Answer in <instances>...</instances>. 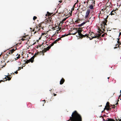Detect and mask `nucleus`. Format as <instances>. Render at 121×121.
I'll return each mask as SVG.
<instances>
[{
	"label": "nucleus",
	"mask_w": 121,
	"mask_h": 121,
	"mask_svg": "<svg viewBox=\"0 0 121 121\" xmlns=\"http://www.w3.org/2000/svg\"><path fill=\"white\" fill-rule=\"evenodd\" d=\"M64 22V21H62V23H63Z\"/></svg>",
	"instance_id": "nucleus-51"
},
{
	"label": "nucleus",
	"mask_w": 121,
	"mask_h": 121,
	"mask_svg": "<svg viewBox=\"0 0 121 121\" xmlns=\"http://www.w3.org/2000/svg\"><path fill=\"white\" fill-rule=\"evenodd\" d=\"M65 81V79L63 78H62L60 81V85L63 84L64 82Z\"/></svg>",
	"instance_id": "nucleus-11"
},
{
	"label": "nucleus",
	"mask_w": 121,
	"mask_h": 121,
	"mask_svg": "<svg viewBox=\"0 0 121 121\" xmlns=\"http://www.w3.org/2000/svg\"><path fill=\"white\" fill-rule=\"evenodd\" d=\"M109 77H108V79H109Z\"/></svg>",
	"instance_id": "nucleus-57"
},
{
	"label": "nucleus",
	"mask_w": 121,
	"mask_h": 121,
	"mask_svg": "<svg viewBox=\"0 0 121 121\" xmlns=\"http://www.w3.org/2000/svg\"><path fill=\"white\" fill-rule=\"evenodd\" d=\"M37 17H36L34 16V17H33V20H35L36 19H37Z\"/></svg>",
	"instance_id": "nucleus-30"
},
{
	"label": "nucleus",
	"mask_w": 121,
	"mask_h": 121,
	"mask_svg": "<svg viewBox=\"0 0 121 121\" xmlns=\"http://www.w3.org/2000/svg\"><path fill=\"white\" fill-rule=\"evenodd\" d=\"M40 26H36L35 27L33 30V31H35L34 32V34H35L37 32H38L40 30Z\"/></svg>",
	"instance_id": "nucleus-3"
},
{
	"label": "nucleus",
	"mask_w": 121,
	"mask_h": 121,
	"mask_svg": "<svg viewBox=\"0 0 121 121\" xmlns=\"http://www.w3.org/2000/svg\"><path fill=\"white\" fill-rule=\"evenodd\" d=\"M67 121H82V118L81 115L75 110L72 113L70 119Z\"/></svg>",
	"instance_id": "nucleus-1"
},
{
	"label": "nucleus",
	"mask_w": 121,
	"mask_h": 121,
	"mask_svg": "<svg viewBox=\"0 0 121 121\" xmlns=\"http://www.w3.org/2000/svg\"><path fill=\"white\" fill-rule=\"evenodd\" d=\"M3 80H1L0 81V83H1V82H3Z\"/></svg>",
	"instance_id": "nucleus-42"
},
{
	"label": "nucleus",
	"mask_w": 121,
	"mask_h": 121,
	"mask_svg": "<svg viewBox=\"0 0 121 121\" xmlns=\"http://www.w3.org/2000/svg\"><path fill=\"white\" fill-rule=\"evenodd\" d=\"M105 25H104V24H103V23H102L101 24V29H102L103 31H105Z\"/></svg>",
	"instance_id": "nucleus-9"
},
{
	"label": "nucleus",
	"mask_w": 121,
	"mask_h": 121,
	"mask_svg": "<svg viewBox=\"0 0 121 121\" xmlns=\"http://www.w3.org/2000/svg\"><path fill=\"white\" fill-rule=\"evenodd\" d=\"M21 40H22V41H24L25 40V39H23V38H22L21 39Z\"/></svg>",
	"instance_id": "nucleus-44"
},
{
	"label": "nucleus",
	"mask_w": 121,
	"mask_h": 121,
	"mask_svg": "<svg viewBox=\"0 0 121 121\" xmlns=\"http://www.w3.org/2000/svg\"><path fill=\"white\" fill-rule=\"evenodd\" d=\"M21 68L22 69L23 68V67H22Z\"/></svg>",
	"instance_id": "nucleus-56"
},
{
	"label": "nucleus",
	"mask_w": 121,
	"mask_h": 121,
	"mask_svg": "<svg viewBox=\"0 0 121 121\" xmlns=\"http://www.w3.org/2000/svg\"><path fill=\"white\" fill-rule=\"evenodd\" d=\"M74 8H72V10H74Z\"/></svg>",
	"instance_id": "nucleus-46"
},
{
	"label": "nucleus",
	"mask_w": 121,
	"mask_h": 121,
	"mask_svg": "<svg viewBox=\"0 0 121 121\" xmlns=\"http://www.w3.org/2000/svg\"><path fill=\"white\" fill-rule=\"evenodd\" d=\"M107 35V34H106V33H104V34L102 35L101 37H104L105 36V34Z\"/></svg>",
	"instance_id": "nucleus-32"
},
{
	"label": "nucleus",
	"mask_w": 121,
	"mask_h": 121,
	"mask_svg": "<svg viewBox=\"0 0 121 121\" xmlns=\"http://www.w3.org/2000/svg\"><path fill=\"white\" fill-rule=\"evenodd\" d=\"M109 103L108 102H107L106 104V105L105 106V107H106V108L107 107H110V106L109 105Z\"/></svg>",
	"instance_id": "nucleus-17"
},
{
	"label": "nucleus",
	"mask_w": 121,
	"mask_h": 121,
	"mask_svg": "<svg viewBox=\"0 0 121 121\" xmlns=\"http://www.w3.org/2000/svg\"><path fill=\"white\" fill-rule=\"evenodd\" d=\"M116 121H117V119H116Z\"/></svg>",
	"instance_id": "nucleus-60"
},
{
	"label": "nucleus",
	"mask_w": 121,
	"mask_h": 121,
	"mask_svg": "<svg viewBox=\"0 0 121 121\" xmlns=\"http://www.w3.org/2000/svg\"><path fill=\"white\" fill-rule=\"evenodd\" d=\"M92 3L89 6V8L91 9H94V6H95V1L94 0H92Z\"/></svg>",
	"instance_id": "nucleus-5"
},
{
	"label": "nucleus",
	"mask_w": 121,
	"mask_h": 121,
	"mask_svg": "<svg viewBox=\"0 0 121 121\" xmlns=\"http://www.w3.org/2000/svg\"><path fill=\"white\" fill-rule=\"evenodd\" d=\"M3 63L4 64V65H0V67L1 68H2L3 67H5V66L6 65V63H5V62H3Z\"/></svg>",
	"instance_id": "nucleus-19"
},
{
	"label": "nucleus",
	"mask_w": 121,
	"mask_h": 121,
	"mask_svg": "<svg viewBox=\"0 0 121 121\" xmlns=\"http://www.w3.org/2000/svg\"><path fill=\"white\" fill-rule=\"evenodd\" d=\"M62 2V1L61 0H60V1H59V2H60V3H61Z\"/></svg>",
	"instance_id": "nucleus-41"
},
{
	"label": "nucleus",
	"mask_w": 121,
	"mask_h": 121,
	"mask_svg": "<svg viewBox=\"0 0 121 121\" xmlns=\"http://www.w3.org/2000/svg\"><path fill=\"white\" fill-rule=\"evenodd\" d=\"M117 48V47H115L114 48V49H115L116 48Z\"/></svg>",
	"instance_id": "nucleus-49"
},
{
	"label": "nucleus",
	"mask_w": 121,
	"mask_h": 121,
	"mask_svg": "<svg viewBox=\"0 0 121 121\" xmlns=\"http://www.w3.org/2000/svg\"><path fill=\"white\" fill-rule=\"evenodd\" d=\"M17 49V48H15V49H13L11 50H9V51L7 52V53H6V54L7 55H8V56H9L8 54L10 55L12 54V53L14 52L15 51L16 49Z\"/></svg>",
	"instance_id": "nucleus-4"
},
{
	"label": "nucleus",
	"mask_w": 121,
	"mask_h": 121,
	"mask_svg": "<svg viewBox=\"0 0 121 121\" xmlns=\"http://www.w3.org/2000/svg\"><path fill=\"white\" fill-rule=\"evenodd\" d=\"M51 14L52 13L49 12H48L47 14L46 15V16H47L48 15V17L50 16L51 15Z\"/></svg>",
	"instance_id": "nucleus-21"
},
{
	"label": "nucleus",
	"mask_w": 121,
	"mask_h": 121,
	"mask_svg": "<svg viewBox=\"0 0 121 121\" xmlns=\"http://www.w3.org/2000/svg\"><path fill=\"white\" fill-rule=\"evenodd\" d=\"M107 19H105L104 21H103L102 22V23H103L104 25H107Z\"/></svg>",
	"instance_id": "nucleus-16"
},
{
	"label": "nucleus",
	"mask_w": 121,
	"mask_h": 121,
	"mask_svg": "<svg viewBox=\"0 0 121 121\" xmlns=\"http://www.w3.org/2000/svg\"><path fill=\"white\" fill-rule=\"evenodd\" d=\"M69 35V34H65L64 35H62V36L60 37L61 39V38H63V37H65L66 36H67Z\"/></svg>",
	"instance_id": "nucleus-25"
},
{
	"label": "nucleus",
	"mask_w": 121,
	"mask_h": 121,
	"mask_svg": "<svg viewBox=\"0 0 121 121\" xmlns=\"http://www.w3.org/2000/svg\"><path fill=\"white\" fill-rule=\"evenodd\" d=\"M119 121H121V119H119Z\"/></svg>",
	"instance_id": "nucleus-50"
},
{
	"label": "nucleus",
	"mask_w": 121,
	"mask_h": 121,
	"mask_svg": "<svg viewBox=\"0 0 121 121\" xmlns=\"http://www.w3.org/2000/svg\"><path fill=\"white\" fill-rule=\"evenodd\" d=\"M115 13H116L115 12V11H112L111 12L110 14L111 15H114L115 14Z\"/></svg>",
	"instance_id": "nucleus-24"
},
{
	"label": "nucleus",
	"mask_w": 121,
	"mask_h": 121,
	"mask_svg": "<svg viewBox=\"0 0 121 121\" xmlns=\"http://www.w3.org/2000/svg\"><path fill=\"white\" fill-rule=\"evenodd\" d=\"M106 121H115V120L113 119L110 118H107L106 120Z\"/></svg>",
	"instance_id": "nucleus-18"
},
{
	"label": "nucleus",
	"mask_w": 121,
	"mask_h": 121,
	"mask_svg": "<svg viewBox=\"0 0 121 121\" xmlns=\"http://www.w3.org/2000/svg\"><path fill=\"white\" fill-rule=\"evenodd\" d=\"M112 108H110V107H108V108H107L105 107V108H104V110L102 111V112L104 111L105 109L107 110L108 111H111Z\"/></svg>",
	"instance_id": "nucleus-10"
},
{
	"label": "nucleus",
	"mask_w": 121,
	"mask_h": 121,
	"mask_svg": "<svg viewBox=\"0 0 121 121\" xmlns=\"http://www.w3.org/2000/svg\"><path fill=\"white\" fill-rule=\"evenodd\" d=\"M81 30V28H79L78 30L76 31V32H75L74 33H73L72 34L73 35H75L77 33H78V35L81 39H82L83 37H85L86 36H87V35H83L81 34V32L82 31Z\"/></svg>",
	"instance_id": "nucleus-2"
},
{
	"label": "nucleus",
	"mask_w": 121,
	"mask_h": 121,
	"mask_svg": "<svg viewBox=\"0 0 121 121\" xmlns=\"http://www.w3.org/2000/svg\"><path fill=\"white\" fill-rule=\"evenodd\" d=\"M86 22H83L81 23V24L78 25V26H83V25H84L86 23Z\"/></svg>",
	"instance_id": "nucleus-22"
},
{
	"label": "nucleus",
	"mask_w": 121,
	"mask_h": 121,
	"mask_svg": "<svg viewBox=\"0 0 121 121\" xmlns=\"http://www.w3.org/2000/svg\"><path fill=\"white\" fill-rule=\"evenodd\" d=\"M120 35H121V32H120L119 33V36H120Z\"/></svg>",
	"instance_id": "nucleus-40"
},
{
	"label": "nucleus",
	"mask_w": 121,
	"mask_h": 121,
	"mask_svg": "<svg viewBox=\"0 0 121 121\" xmlns=\"http://www.w3.org/2000/svg\"><path fill=\"white\" fill-rule=\"evenodd\" d=\"M55 43H54V42L53 43H52L50 45V46L51 47L52 46H53L54 45V44H55Z\"/></svg>",
	"instance_id": "nucleus-27"
},
{
	"label": "nucleus",
	"mask_w": 121,
	"mask_h": 121,
	"mask_svg": "<svg viewBox=\"0 0 121 121\" xmlns=\"http://www.w3.org/2000/svg\"><path fill=\"white\" fill-rule=\"evenodd\" d=\"M91 37H89V38H90V40L92 39L93 38H97V37H98V36H95L94 33L92 32H91Z\"/></svg>",
	"instance_id": "nucleus-6"
},
{
	"label": "nucleus",
	"mask_w": 121,
	"mask_h": 121,
	"mask_svg": "<svg viewBox=\"0 0 121 121\" xmlns=\"http://www.w3.org/2000/svg\"><path fill=\"white\" fill-rule=\"evenodd\" d=\"M20 54L16 58H15V60H17L19 58H20Z\"/></svg>",
	"instance_id": "nucleus-26"
},
{
	"label": "nucleus",
	"mask_w": 121,
	"mask_h": 121,
	"mask_svg": "<svg viewBox=\"0 0 121 121\" xmlns=\"http://www.w3.org/2000/svg\"><path fill=\"white\" fill-rule=\"evenodd\" d=\"M116 46H118V47H119V45H118L117 44L116 45Z\"/></svg>",
	"instance_id": "nucleus-45"
},
{
	"label": "nucleus",
	"mask_w": 121,
	"mask_h": 121,
	"mask_svg": "<svg viewBox=\"0 0 121 121\" xmlns=\"http://www.w3.org/2000/svg\"><path fill=\"white\" fill-rule=\"evenodd\" d=\"M7 79H6V77H5V81H6L7 80H10L11 79V78H10L8 76L7 77Z\"/></svg>",
	"instance_id": "nucleus-23"
},
{
	"label": "nucleus",
	"mask_w": 121,
	"mask_h": 121,
	"mask_svg": "<svg viewBox=\"0 0 121 121\" xmlns=\"http://www.w3.org/2000/svg\"><path fill=\"white\" fill-rule=\"evenodd\" d=\"M51 47L49 45L46 48H45L42 51V52H41V53H44L46 52L48 50H49V49L51 48Z\"/></svg>",
	"instance_id": "nucleus-7"
},
{
	"label": "nucleus",
	"mask_w": 121,
	"mask_h": 121,
	"mask_svg": "<svg viewBox=\"0 0 121 121\" xmlns=\"http://www.w3.org/2000/svg\"><path fill=\"white\" fill-rule=\"evenodd\" d=\"M86 3V2L85 1L83 3L84 4H85Z\"/></svg>",
	"instance_id": "nucleus-48"
},
{
	"label": "nucleus",
	"mask_w": 121,
	"mask_h": 121,
	"mask_svg": "<svg viewBox=\"0 0 121 121\" xmlns=\"http://www.w3.org/2000/svg\"><path fill=\"white\" fill-rule=\"evenodd\" d=\"M90 9H88L86 13V15L85 17V18H88V15L90 13Z\"/></svg>",
	"instance_id": "nucleus-8"
},
{
	"label": "nucleus",
	"mask_w": 121,
	"mask_h": 121,
	"mask_svg": "<svg viewBox=\"0 0 121 121\" xmlns=\"http://www.w3.org/2000/svg\"><path fill=\"white\" fill-rule=\"evenodd\" d=\"M120 38H118L117 39H118V41H119L120 40Z\"/></svg>",
	"instance_id": "nucleus-47"
},
{
	"label": "nucleus",
	"mask_w": 121,
	"mask_h": 121,
	"mask_svg": "<svg viewBox=\"0 0 121 121\" xmlns=\"http://www.w3.org/2000/svg\"><path fill=\"white\" fill-rule=\"evenodd\" d=\"M77 4L76 3H75L74 5L73 6V8H75V5H77Z\"/></svg>",
	"instance_id": "nucleus-31"
},
{
	"label": "nucleus",
	"mask_w": 121,
	"mask_h": 121,
	"mask_svg": "<svg viewBox=\"0 0 121 121\" xmlns=\"http://www.w3.org/2000/svg\"><path fill=\"white\" fill-rule=\"evenodd\" d=\"M43 34H43V33H42V35H43Z\"/></svg>",
	"instance_id": "nucleus-54"
},
{
	"label": "nucleus",
	"mask_w": 121,
	"mask_h": 121,
	"mask_svg": "<svg viewBox=\"0 0 121 121\" xmlns=\"http://www.w3.org/2000/svg\"><path fill=\"white\" fill-rule=\"evenodd\" d=\"M79 21V20H77L75 21V22H78Z\"/></svg>",
	"instance_id": "nucleus-34"
},
{
	"label": "nucleus",
	"mask_w": 121,
	"mask_h": 121,
	"mask_svg": "<svg viewBox=\"0 0 121 121\" xmlns=\"http://www.w3.org/2000/svg\"><path fill=\"white\" fill-rule=\"evenodd\" d=\"M34 56H32L30 59L29 60L30 62L33 63L34 61Z\"/></svg>",
	"instance_id": "nucleus-12"
},
{
	"label": "nucleus",
	"mask_w": 121,
	"mask_h": 121,
	"mask_svg": "<svg viewBox=\"0 0 121 121\" xmlns=\"http://www.w3.org/2000/svg\"><path fill=\"white\" fill-rule=\"evenodd\" d=\"M56 94H55V93L54 94V96H56Z\"/></svg>",
	"instance_id": "nucleus-43"
},
{
	"label": "nucleus",
	"mask_w": 121,
	"mask_h": 121,
	"mask_svg": "<svg viewBox=\"0 0 121 121\" xmlns=\"http://www.w3.org/2000/svg\"><path fill=\"white\" fill-rule=\"evenodd\" d=\"M117 43L119 44V45H120V44H121V42L119 41H117Z\"/></svg>",
	"instance_id": "nucleus-33"
},
{
	"label": "nucleus",
	"mask_w": 121,
	"mask_h": 121,
	"mask_svg": "<svg viewBox=\"0 0 121 121\" xmlns=\"http://www.w3.org/2000/svg\"><path fill=\"white\" fill-rule=\"evenodd\" d=\"M89 1V0H87V1L86 2V3L85 4V5L86 7H87L88 6V1Z\"/></svg>",
	"instance_id": "nucleus-29"
},
{
	"label": "nucleus",
	"mask_w": 121,
	"mask_h": 121,
	"mask_svg": "<svg viewBox=\"0 0 121 121\" xmlns=\"http://www.w3.org/2000/svg\"><path fill=\"white\" fill-rule=\"evenodd\" d=\"M18 70H17L14 73L16 74H17L18 73V72H17Z\"/></svg>",
	"instance_id": "nucleus-37"
},
{
	"label": "nucleus",
	"mask_w": 121,
	"mask_h": 121,
	"mask_svg": "<svg viewBox=\"0 0 121 121\" xmlns=\"http://www.w3.org/2000/svg\"><path fill=\"white\" fill-rule=\"evenodd\" d=\"M30 62V61H29V60H27V61H26L25 62V63L26 64H28Z\"/></svg>",
	"instance_id": "nucleus-28"
},
{
	"label": "nucleus",
	"mask_w": 121,
	"mask_h": 121,
	"mask_svg": "<svg viewBox=\"0 0 121 121\" xmlns=\"http://www.w3.org/2000/svg\"><path fill=\"white\" fill-rule=\"evenodd\" d=\"M91 32H89L88 34H85V35H87V36H86L85 37H88L89 38V37H90L89 36H91Z\"/></svg>",
	"instance_id": "nucleus-20"
},
{
	"label": "nucleus",
	"mask_w": 121,
	"mask_h": 121,
	"mask_svg": "<svg viewBox=\"0 0 121 121\" xmlns=\"http://www.w3.org/2000/svg\"><path fill=\"white\" fill-rule=\"evenodd\" d=\"M113 107H112V108H115V105H113Z\"/></svg>",
	"instance_id": "nucleus-36"
},
{
	"label": "nucleus",
	"mask_w": 121,
	"mask_h": 121,
	"mask_svg": "<svg viewBox=\"0 0 121 121\" xmlns=\"http://www.w3.org/2000/svg\"><path fill=\"white\" fill-rule=\"evenodd\" d=\"M26 36H23L22 37L23 38H26Z\"/></svg>",
	"instance_id": "nucleus-39"
},
{
	"label": "nucleus",
	"mask_w": 121,
	"mask_h": 121,
	"mask_svg": "<svg viewBox=\"0 0 121 121\" xmlns=\"http://www.w3.org/2000/svg\"><path fill=\"white\" fill-rule=\"evenodd\" d=\"M21 69V67H19L18 68V71H19V70H20Z\"/></svg>",
	"instance_id": "nucleus-38"
},
{
	"label": "nucleus",
	"mask_w": 121,
	"mask_h": 121,
	"mask_svg": "<svg viewBox=\"0 0 121 121\" xmlns=\"http://www.w3.org/2000/svg\"><path fill=\"white\" fill-rule=\"evenodd\" d=\"M41 52H37V53H36L33 56H34V58L37 55H40L41 54H40V53H41Z\"/></svg>",
	"instance_id": "nucleus-13"
},
{
	"label": "nucleus",
	"mask_w": 121,
	"mask_h": 121,
	"mask_svg": "<svg viewBox=\"0 0 121 121\" xmlns=\"http://www.w3.org/2000/svg\"><path fill=\"white\" fill-rule=\"evenodd\" d=\"M30 29H31V30L32 29V28H30Z\"/></svg>",
	"instance_id": "nucleus-58"
},
{
	"label": "nucleus",
	"mask_w": 121,
	"mask_h": 121,
	"mask_svg": "<svg viewBox=\"0 0 121 121\" xmlns=\"http://www.w3.org/2000/svg\"><path fill=\"white\" fill-rule=\"evenodd\" d=\"M120 95L121 96V94Z\"/></svg>",
	"instance_id": "nucleus-61"
},
{
	"label": "nucleus",
	"mask_w": 121,
	"mask_h": 121,
	"mask_svg": "<svg viewBox=\"0 0 121 121\" xmlns=\"http://www.w3.org/2000/svg\"><path fill=\"white\" fill-rule=\"evenodd\" d=\"M60 40H61V39L60 37L59 38H58L57 39L55 40L54 41V43H56L57 42L59 41Z\"/></svg>",
	"instance_id": "nucleus-15"
},
{
	"label": "nucleus",
	"mask_w": 121,
	"mask_h": 121,
	"mask_svg": "<svg viewBox=\"0 0 121 121\" xmlns=\"http://www.w3.org/2000/svg\"><path fill=\"white\" fill-rule=\"evenodd\" d=\"M103 32H104L103 31H100V32H99V33H100V34H98V36H98V37H97V39H99V37H100L101 36V34H102V33H103Z\"/></svg>",
	"instance_id": "nucleus-14"
},
{
	"label": "nucleus",
	"mask_w": 121,
	"mask_h": 121,
	"mask_svg": "<svg viewBox=\"0 0 121 121\" xmlns=\"http://www.w3.org/2000/svg\"><path fill=\"white\" fill-rule=\"evenodd\" d=\"M118 104V103H117L116 104Z\"/></svg>",
	"instance_id": "nucleus-53"
},
{
	"label": "nucleus",
	"mask_w": 121,
	"mask_h": 121,
	"mask_svg": "<svg viewBox=\"0 0 121 121\" xmlns=\"http://www.w3.org/2000/svg\"><path fill=\"white\" fill-rule=\"evenodd\" d=\"M66 18H65L63 19L62 20V21H65L66 20Z\"/></svg>",
	"instance_id": "nucleus-35"
},
{
	"label": "nucleus",
	"mask_w": 121,
	"mask_h": 121,
	"mask_svg": "<svg viewBox=\"0 0 121 121\" xmlns=\"http://www.w3.org/2000/svg\"><path fill=\"white\" fill-rule=\"evenodd\" d=\"M1 54L0 55V57L1 56Z\"/></svg>",
	"instance_id": "nucleus-55"
},
{
	"label": "nucleus",
	"mask_w": 121,
	"mask_h": 121,
	"mask_svg": "<svg viewBox=\"0 0 121 121\" xmlns=\"http://www.w3.org/2000/svg\"><path fill=\"white\" fill-rule=\"evenodd\" d=\"M120 92H121V91H120Z\"/></svg>",
	"instance_id": "nucleus-59"
},
{
	"label": "nucleus",
	"mask_w": 121,
	"mask_h": 121,
	"mask_svg": "<svg viewBox=\"0 0 121 121\" xmlns=\"http://www.w3.org/2000/svg\"><path fill=\"white\" fill-rule=\"evenodd\" d=\"M50 21L51 22V21H51V20H50Z\"/></svg>",
	"instance_id": "nucleus-52"
}]
</instances>
